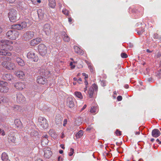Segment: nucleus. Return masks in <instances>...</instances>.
I'll return each mask as SVG.
<instances>
[{
    "label": "nucleus",
    "instance_id": "1",
    "mask_svg": "<svg viewBox=\"0 0 161 161\" xmlns=\"http://www.w3.org/2000/svg\"><path fill=\"white\" fill-rule=\"evenodd\" d=\"M8 16L11 22H14L18 20L17 11L14 9H10L9 10Z\"/></svg>",
    "mask_w": 161,
    "mask_h": 161
},
{
    "label": "nucleus",
    "instance_id": "2",
    "mask_svg": "<svg viewBox=\"0 0 161 161\" xmlns=\"http://www.w3.org/2000/svg\"><path fill=\"white\" fill-rule=\"evenodd\" d=\"M2 43V46L3 48H4L5 50L12 51L13 49V47L11 45L13 43V42L8 40H2L1 41Z\"/></svg>",
    "mask_w": 161,
    "mask_h": 161
},
{
    "label": "nucleus",
    "instance_id": "3",
    "mask_svg": "<svg viewBox=\"0 0 161 161\" xmlns=\"http://www.w3.org/2000/svg\"><path fill=\"white\" fill-rule=\"evenodd\" d=\"M19 35V33L14 30H10L7 31L6 33V37L12 40H15L17 38Z\"/></svg>",
    "mask_w": 161,
    "mask_h": 161
},
{
    "label": "nucleus",
    "instance_id": "4",
    "mask_svg": "<svg viewBox=\"0 0 161 161\" xmlns=\"http://www.w3.org/2000/svg\"><path fill=\"white\" fill-rule=\"evenodd\" d=\"M1 65L3 68L8 70H13L16 68L15 64L10 61H3Z\"/></svg>",
    "mask_w": 161,
    "mask_h": 161
},
{
    "label": "nucleus",
    "instance_id": "5",
    "mask_svg": "<svg viewBox=\"0 0 161 161\" xmlns=\"http://www.w3.org/2000/svg\"><path fill=\"white\" fill-rule=\"evenodd\" d=\"M39 125L43 129H46L48 127V124L46 118L40 117L38 119Z\"/></svg>",
    "mask_w": 161,
    "mask_h": 161
},
{
    "label": "nucleus",
    "instance_id": "6",
    "mask_svg": "<svg viewBox=\"0 0 161 161\" xmlns=\"http://www.w3.org/2000/svg\"><path fill=\"white\" fill-rule=\"evenodd\" d=\"M26 26V22L24 21L19 24L12 25L11 26V28L14 29L21 30L25 28Z\"/></svg>",
    "mask_w": 161,
    "mask_h": 161
},
{
    "label": "nucleus",
    "instance_id": "7",
    "mask_svg": "<svg viewBox=\"0 0 161 161\" xmlns=\"http://www.w3.org/2000/svg\"><path fill=\"white\" fill-rule=\"evenodd\" d=\"M98 88L97 86L95 83L93 84L92 86L90 87L88 91V94L90 98L92 97L94 91H97Z\"/></svg>",
    "mask_w": 161,
    "mask_h": 161
},
{
    "label": "nucleus",
    "instance_id": "8",
    "mask_svg": "<svg viewBox=\"0 0 161 161\" xmlns=\"http://www.w3.org/2000/svg\"><path fill=\"white\" fill-rule=\"evenodd\" d=\"M27 57L34 62H37L38 60V56L32 51L29 52L27 54Z\"/></svg>",
    "mask_w": 161,
    "mask_h": 161
},
{
    "label": "nucleus",
    "instance_id": "9",
    "mask_svg": "<svg viewBox=\"0 0 161 161\" xmlns=\"http://www.w3.org/2000/svg\"><path fill=\"white\" fill-rule=\"evenodd\" d=\"M38 50L42 55H45L47 53V48L45 45L43 44H41L38 46Z\"/></svg>",
    "mask_w": 161,
    "mask_h": 161
},
{
    "label": "nucleus",
    "instance_id": "10",
    "mask_svg": "<svg viewBox=\"0 0 161 161\" xmlns=\"http://www.w3.org/2000/svg\"><path fill=\"white\" fill-rule=\"evenodd\" d=\"M43 31L46 35H50L52 31V28L50 25L48 24L44 25L43 28Z\"/></svg>",
    "mask_w": 161,
    "mask_h": 161
},
{
    "label": "nucleus",
    "instance_id": "11",
    "mask_svg": "<svg viewBox=\"0 0 161 161\" xmlns=\"http://www.w3.org/2000/svg\"><path fill=\"white\" fill-rule=\"evenodd\" d=\"M34 35V33L32 31H28L24 33L23 37L26 40H28L32 38Z\"/></svg>",
    "mask_w": 161,
    "mask_h": 161
},
{
    "label": "nucleus",
    "instance_id": "12",
    "mask_svg": "<svg viewBox=\"0 0 161 161\" xmlns=\"http://www.w3.org/2000/svg\"><path fill=\"white\" fill-rule=\"evenodd\" d=\"M8 141L9 143H15L16 142V139L14 133H11L8 135Z\"/></svg>",
    "mask_w": 161,
    "mask_h": 161
},
{
    "label": "nucleus",
    "instance_id": "13",
    "mask_svg": "<svg viewBox=\"0 0 161 161\" xmlns=\"http://www.w3.org/2000/svg\"><path fill=\"white\" fill-rule=\"evenodd\" d=\"M66 105L70 108H72L74 106V102L73 98L71 97H69L66 100Z\"/></svg>",
    "mask_w": 161,
    "mask_h": 161
},
{
    "label": "nucleus",
    "instance_id": "14",
    "mask_svg": "<svg viewBox=\"0 0 161 161\" xmlns=\"http://www.w3.org/2000/svg\"><path fill=\"white\" fill-rule=\"evenodd\" d=\"M14 86L18 90H22L25 88V83L21 82H17L15 84Z\"/></svg>",
    "mask_w": 161,
    "mask_h": 161
},
{
    "label": "nucleus",
    "instance_id": "15",
    "mask_svg": "<svg viewBox=\"0 0 161 161\" xmlns=\"http://www.w3.org/2000/svg\"><path fill=\"white\" fill-rule=\"evenodd\" d=\"M52 152L50 148L47 147L45 149L44 157L46 158H49L52 155Z\"/></svg>",
    "mask_w": 161,
    "mask_h": 161
},
{
    "label": "nucleus",
    "instance_id": "16",
    "mask_svg": "<svg viewBox=\"0 0 161 161\" xmlns=\"http://www.w3.org/2000/svg\"><path fill=\"white\" fill-rule=\"evenodd\" d=\"M47 138L48 135L47 134H45L42 137L41 143L42 145L45 146L47 145L48 142Z\"/></svg>",
    "mask_w": 161,
    "mask_h": 161
},
{
    "label": "nucleus",
    "instance_id": "17",
    "mask_svg": "<svg viewBox=\"0 0 161 161\" xmlns=\"http://www.w3.org/2000/svg\"><path fill=\"white\" fill-rule=\"evenodd\" d=\"M7 83L4 82V84L0 86V92L4 93L7 92L8 90V88L7 86Z\"/></svg>",
    "mask_w": 161,
    "mask_h": 161
},
{
    "label": "nucleus",
    "instance_id": "18",
    "mask_svg": "<svg viewBox=\"0 0 161 161\" xmlns=\"http://www.w3.org/2000/svg\"><path fill=\"white\" fill-rule=\"evenodd\" d=\"M41 41V38L37 37L31 40L30 43L31 45L34 46L39 44Z\"/></svg>",
    "mask_w": 161,
    "mask_h": 161
},
{
    "label": "nucleus",
    "instance_id": "19",
    "mask_svg": "<svg viewBox=\"0 0 161 161\" xmlns=\"http://www.w3.org/2000/svg\"><path fill=\"white\" fill-rule=\"evenodd\" d=\"M14 123L16 128L18 129H21L23 128L22 124L19 119H15L14 120Z\"/></svg>",
    "mask_w": 161,
    "mask_h": 161
},
{
    "label": "nucleus",
    "instance_id": "20",
    "mask_svg": "<svg viewBox=\"0 0 161 161\" xmlns=\"http://www.w3.org/2000/svg\"><path fill=\"white\" fill-rule=\"evenodd\" d=\"M47 81V79L45 77L41 76H38L37 79V83L43 85L45 84Z\"/></svg>",
    "mask_w": 161,
    "mask_h": 161
},
{
    "label": "nucleus",
    "instance_id": "21",
    "mask_svg": "<svg viewBox=\"0 0 161 161\" xmlns=\"http://www.w3.org/2000/svg\"><path fill=\"white\" fill-rule=\"evenodd\" d=\"M161 134L160 131L158 129H155L152 130V135L153 137L157 138Z\"/></svg>",
    "mask_w": 161,
    "mask_h": 161
},
{
    "label": "nucleus",
    "instance_id": "22",
    "mask_svg": "<svg viewBox=\"0 0 161 161\" xmlns=\"http://www.w3.org/2000/svg\"><path fill=\"white\" fill-rule=\"evenodd\" d=\"M16 75L20 79H24L25 77V74L22 71H17L15 72Z\"/></svg>",
    "mask_w": 161,
    "mask_h": 161
},
{
    "label": "nucleus",
    "instance_id": "23",
    "mask_svg": "<svg viewBox=\"0 0 161 161\" xmlns=\"http://www.w3.org/2000/svg\"><path fill=\"white\" fill-rule=\"evenodd\" d=\"M61 33L63 40L65 42H69L70 41L69 37L64 31H62Z\"/></svg>",
    "mask_w": 161,
    "mask_h": 161
},
{
    "label": "nucleus",
    "instance_id": "24",
    "mask_svg": "<svg viewBox=\"0 0 161 161\" xmlns=\"http://www.w3.org/2000/svg\"><path fill=\"white\" fill-rule=\"evenodd\" d=\"M74 49L75 53L78 54L82 55L84 53L83 51L80 49L79 47H77V46H74Z\"/></svg>",
    "mask_w": 161,
    "mask_h": 161
},
{
    "label": "nucleus",
    "instance_id": "25",
    "mask_svg": "<svg viewBox=\"0 0 161 161\" xmlns=\"http://www.w3.org/2000/svg\"><path fill=\"white\" fill-rule=\"evenodd\" d=\"M48 4L49 6L52 8H54L56 6V3L55 0H48Z\"/></svg>",
    "mask_w": 161,
    "mask_h": 161
},
{
    "label": "nucleus",
    "instance_id": "26",
    "mask_svg": "<svg viewBox=\"0 0 161 161\" xmlns=\"http://www.w3.org/2000/svg\"><path fill=\"white\" fill-rule=\"evenodd\" d=\"M16 61L19 65L23 66L25 65L24 61L20 58L17 57L16 58Z\"/></svg>",
    "mask_w": 161,
    "mask_h": 161
},
{
    "label": "nucleus",
    "instance_id": "27",
    "mask_svg": "<svg viewBox=\"0 0 161 161\" xmlns=\"http://www.w3.org/2000/svg\"><path fill=\"white\" fill-rule=\"evenodd\" d=\"M25 99V97L21 93H19L17 94V100L19 102L24 100Z\"/></svg>",
    "mask_w": 161,
    "mask_h": 161
},
{
    "label": "nucleus",
    "instance_id": "28",
    "mask_svg": "<svg viewBox=\"0 0 161 161\" xmlns=\"http://www.w3.org/2000/svg\"><path fill=\"white\" fill-rule=\"evenodd\" d=\"M26 7V5L25 3L23 2H19L17 6L18 8L20 10L23 9L25 8Z\"/></svg>",
    "mask_w": 161,
    "mask_h": 161
},
{
    "label": "nucleus",
    "instance_id": "29",
    "mask_svg": "<svg viewBox=\"0 0 161 161\" xmlns=\"http://www.w3.org/2000/svg\"><path fill=\"white\" fill-rule=\"evenodd\" d=\"M1 158L3 161H7L9 159L8 155L5 153H2Z\"/></svg>",
    "mask_w": 161,
    "mask_h": 161
},
{
    "label": "nucleus",
    "instance_id": "30",
    "mask_svg": "<svg viewBox=\"0 0 161 161\" xmlns=\"http://www.w3.org/2000/svg\"><path fill=\"white\" fill-rule=\"evenodd\" d=\"M98 108L97 107H92L90 110V112L91 113H95L98 111Z\"/></svg>",
    "mask_w": 161,
    "mask_h": 161
},
{
    "label": "nucleus",
    "instance_id": "31",
    "mask_svg": "<svg viewBox=\"0 0 161 161\" xmlns=\"http://www.w3.org/2000/svg\"><path fill=\"white\" fill-rule=\"evenodd\" d=\"M3 77L4 80H11L12 76L10 74H5L3 75Z\"/></svg>",
    "mask_w": 161,
    "mask_h": 161
},
{
    "label": "nucleus",
    "instance_id": "32",
    "mask_svg": "<svg viewBox=\"0 0 161 161\" xmlns=\"http://www.w3.org/2000/svg\"><path fill=\"white\" fill-rule=\"evenodd\" d=\"M75 95L76 97L81 99H82L83 98V96L80 92H75Z\"/></svg>",
    "mask_w": 161,
    "mask_h": 161
},
{
    "label": "nucleus",
    "instance_id": "33",
    "mask_svg": "<svg viewBox=\"0 0 161 161\" xmlns=\"http://www.w3.org/2000/svg\"><path fill=\"white\" fill-rule=\"evenodd\" d=\"M55 121L56 124L57 125H60L62 124L61 119L59 117L56 116L55 118Z\"/></svg>",
    "mask_w": 161,
    "mask_h": 161
},
{
    "label": "nucleus",
    "instance_id": "34",
    "mask_svg": "<svg viewBox=\"0 0 161 161\" xmlns=\"http://www.w3.org/2000/svg\"><path fill=\"white\" fill-rule=\"evenodd\" d=\"M83 133L82 130H80L76 135V136L77 138H80L83 135Z\"/></svg>",
    "mask_w": 161,
    "mask_h": 161
},
{
    "label": "nucleus",
    "instance_id": "35",
    "mask_svg": "<svg viewBox=\"0 0 161 161\" xmlns=\"http://www.w3.org/2000/svg\"><path fill=\"white\" fill-rule=\"evenodd\" d=\"M3 49H0V55H6V50H5L4 48Z\"/></svg>",
    "mask_w": 161,
    "mask_h": 161
},
{
    "label": "nucleus",
    "instance_id": "36",
    "mask_svg": "<svg viewBox=\"0 0 161 161\" xmlns=\"http://www.w3.org/2000/svg\"><path fill=\"white\" fill-rule=\"evenodd\" d=\"M15 51L16 52L19 54L22 53V49L20 47H16L15 50Z\"/></svg>",
    "mask_w": 161,
    "mask_h": 161
},
{
    "label": "nucleus",
    "instance_id": "37",
    "mask_svg": "<svg viewBox=\"0 0 161 161\" xmlns=\"http://www.w3.org/2000/svg\"><path fill=\"white\" fill-rule=\"evenodd\" d=\"M62 12L64 14L67 16H69V11L66 9H63Z\"/></svg>",
    "mask_w": 161,
    "mask_h": 161
},
{
    "label": "nucleus",
    "instance_id": "38",
    "mask_svg": "<svg viewBox=\"0 0 161 161\" xmlns=\"http://www.w3.org/2000/svg\"><path fill=\"white\" fill-rule=\"evenodd\" d=\"M14 109L15 111H19L21 109V107L19 106L15 105L14 107Z\"/></svg>",
    "mask_w": 161,
    "mask_h": 161
},
{
    "label": "nucleus",
    "instance_id": "39",
    "mask_svg": "<svg viewBox=\"0 0 161 161\" xmlns=\"http://www.w3.org/2000/svg\"><path fill=\"white\" fill-rule=\"evenodd\" d=\"M33 4H36L40 3L41 2V0H31Z\"/></svg>",
    "mask_w": 161,
    "mask_h": 161
},
{
    "label": "nucleus",
    "instance_id": "40",
    "mask_svg": "<svg viewBox=\"0 0 161 161\" xmlns=\"http://www.w3.org/2000/svg\"><path fill=\"white\" fill-rule=\"evenodd\" d=\"M121 56L123 58H126L128 57V55L126 53H124L121 54Z\"/></svg>",
    "mask_w": 161,
    "mask_h": 161
},
{
    "label": "nucleus",
    "instance_id": "41",
    "mask_svg": "<svg viewBox=\"0 0 161 161\" xmlns=\"http://www.w3.org/2000/svg\"><path fill=\"white\" fill-rule=\"evenodd\" d=\"M88 67L89 69L90 70V71L91 72H93L94 71V69L93 67V65L92 64L91 65H90L88 66Z\"/></svg>",
    "mask_w": 161,
    "mask_h": 161
},
{
    "label": "nucleus",
    "instance_id": "42",
    "mask_svg": "<svg viewBox=\"0 0 161 161\" xmlns=\"http://www.w3.org/2000/svg\"><path fill=\"white\" fill-rule=\"evenodd\" d=\"M70 151V152L69 153V156H71L74 153V150L73 148H71Z\"/></svg>",
    "mask_w": 161,
    "mask_h": 161
},
{
    "label": "nucleus",
    "instance_id": "43",
    "mask_svg": "<svg viewBox=\"0 0 161 161\" xmlns=\"http://www.w3.org/2000/svg\"><path fill=\"white\" fill-rule=\"evenodd\" d=\"M94 129L91 126H89L87 128H86V130L87 131H89L91 130H93Z\"/></svg>",
    "mask_w": 161,
    "mask_h": 161
},
{
    "label": "nucleus",
    "instance_id": "44",
    "mask_svg": "<svg viewBox=\"0 0 161 161\" xmlns=\"http://www.w3.org/2000/svg\"><path fill=\"white\" fill-rule=\"evenodd\" d=\"M115 134L118 136H120L121 135V131L118 130H117L115 132Z\"/></svg>",
    "mask_w": 161,
    "mask_h": 161
},
{
    "label": "nucleus",
    "instance_id": "45",
    "mask_svg": "<svg viewBox=\"0 0 161 161\" xmlns=\"http://www.w3.org/2000/svg\"><path fill=\"white\" fill-rule=\"evenodd\" d=\"M6 1H7L9 3H13L14 2H15L16 0H5Z\"/></svg>",
    "mask_w": 161,
    "mask_h": 161
},
{
    "label": "nucleus",
    "instance_id": "46",
    "mask_svg": "<svg viewBox=\"0 0 161 161\" xmlns=\"http://www.w3.org/2000/svg\"><path fill=\"white\" fill-rule=\"evenodd\" d=\"M1 134L2 136H4L5 135V132L4 130L1 129H0V134Z\"/></svg>",
    "mask_w": 161,
    "mask_h": 161
},
{
    "label": "nucleus",
    "instance_id": "47",
    "mask_svg": "<svg viewBox=\"0 0 161 161\" xmlns=\"http://www.w3.org/2000/svg\"><path fill=\"white\" fill-rule=\"evenodd\" d=\"M101 85L103 86H106L105 81L103 80H102L101 82Z\"/></svg>",
    "mask_w": 161,
    "mask_h": 161
},
{
    "label": "nucleus",
    "instance_id": "48",
    "mask_svg": "<svg viewBox=\"0 0 161 161\" xmlns=\"http://www.w3.org/2000/svg\"><path fill=\"white\" fill-rule=\"evenodd\" d=\"M161 57V54L160 53H158L156 55H155V57L156 58H158Z\"/></svg>",
    "mask_w": 161,
    "mask_h": 161
},
{
    "label": "nucleus",
    "instance_id": "49",
    "mask_svg": "<svg viewBox=\"0 0 161 161\" xmlns=\"http://www.w3.org/2000/svg\"><path fill=\"white\" fill-rule=\"evenodd\" d=\"M69 65L70 66H71V69H74L75 67V65H73V62H71L70 63V64H69Z\"/></svg>",
    "mask_w": 161,
    "mask_h": 161
},
{
    "label": "nucleus",
    "instance_id": "50",
    "mask_svg": "<svg viewBox=\"0 0 161 161\" xmlns=\"http://www.w3.org/2000/svg\"><path fill=\"white\" fill-rule=\"evenodd\" d=\"M82 75L83 76H85V79H87L88 77V75L87 74H86V73H83L82 74Z\"/></svg>",
    "mask_w": 161,
    "mask_h": 161
},
{
    "label": "nucleus",
    "instance_id": "51",
    "mask_svg": "<svg viewBox=\"0 0 161 161\" xmlns=\"http://www.w3.org/2000/svg\"><path fill=\"white\" fill-rule=\"evenodd\" d=\"M117 99L118 101H121L122 99V97L121 96H119L117 97Z\"/></svg>",
    "mask_w": 161,
    "mask_h": 161
},
{
    "label": "nucleus",
    "instance_id": "52",
    "mask_svg": "<svg viewBox=\"0 0 161 161\" xmlns=\"http://www.w3.org/2000/svg\"><path fill=\"white\" fill-rule=\"evenodd\" d=\"M85 61L86 63V64L88 65V66L89 65L90 66V65H91L92 64L91 62L90 61H88L86 60H85Z\"/></svg>",
    "mask_w": 161,
    "mask_h": 161
},
{
    "label": "nucleus",
    "instance_id": "53",
    "mask_svg": "<svg viewBox=\"0 0 161 161\" xmlns=\"http://www.w3.org/2000/svg\"><path fill=\"white\" fill-rule=\"evenodd\" d=\"M63 125L64 126H65L67 124V120L66 119H64V122H63Z\"/></svg>",
    "mask_w": 161,
    "mask_h": 161
},
{
    "label": "nucleus",
    "instance_id": "54",
    "mask_svg": "<svg viewBox=\"0 0 161 161\" xmlns=\"http://www.w3.org/2000/svg\"><path fill=\"white\" fill-rule=\"evenodd\" d=\"M6 53H7L6 55H7V56H11L12 55V54L11 53H10V52H7V51H6Z\"/></svg>",
    "mask_w": 161,
    "mask_h": 161
},
{
    "label": "nucleus",
    "instance_id": "55",
    "mask_svg": "<svg viewBox=\"0 0 161 161\" xmlns=\"http://www.w3.org/2000/svg\"><path fill=\"white\" fill-rule=\"evenodd\" d=\"M63 158H61L60 156H59L58 158V161H63Z\"/></svg>",
    "mask_w": 161,
    "mask_h": 161
},
{
    "label": "nucleus",
    "instance_id": "56",
    "mask_svg": "<svg viewBox=\"0 0 161 161\" xmlns=\"http://www.w3.org/2000/svg\"><path fill=\"white\" fill-rule=\"evenodd\" d=\"M86 107V104H85L84 105L83 107H82V108H81V110L82 111L84 110Z\"/></svg>",
    "mask_w": 161,
    "mask_h": 161
},
{
    "label": "nucleus",
    "instance_id": "57",
    "mask_svg": "<svg viewBox=\"0 0 161 161\" xmlns=\"http://www.w3.org/2000/svg\"><path fill=\"white\" fill-rule=\"evenodd\" d=\"M84 82H85V84L86 85V86H87V85L88 84V82L87 81L86 79H85V81Z\"/></svg>",
    "mask_w": 161,
    "mask_h": 161
},
{
    "label": "nucleus",
    "instance_id": "58",
    "mask_svg": "<svg viewBox=\"0 0 161 161\" xmlns=\"http://www.w3.org/2000/svg\"><path fill=\"white\" fill-rule=\"evenodd\" d=\"M61 147L63 149H64L65 148V147L64 146V145L63 144H61L60 145Z\"/></svg>",
    "mask_w": 161,
    "mask_h": 161
},
{
    "label": "nucleus",
    "instance_id": "59",
    "mask_svg": "<svg viewBox=\"0 0 161 161\" xmlns=\"http://www.w3.org/2000/svg\"><path fill=\"white\" fill-rule=\"evenodd\" d=\"M82 81V79L81 78H79L77 80V82L79 83H80V82H81Z\"/></svg>",
    "mask_w": 161,
    "mask_h": 161
},
{
    "label": "nucleus",
    "instance_id": "60",
    "mask_svg": "<svg viewBox=\"0 0 161 161\" xmlns=\"http://www.w3.org/2000/svg\"><path fill=\"white\" fill-rule=\"evenodd\" d=\"M4 82L3 81H1L0 80V86H1L2 85L4 84Z\"/></svg>",
    "mask_w": 161,
    "mask_h": 161
},
{
    "label": "nucleus",
    "instance_id": "61",
    "mask_svg": "<svg viewBox=\"0 0 161 161\" xmlns=\"http://www.w3.org/2000/svg\"><path fill=\"white\" fill-rule=\"evenodd\" d=\"M87 88V86H86L84 89V91L85 92L86 91Z\"/></svg>",
    "mask_w": 161,
    "mask_h": 161
},
{
    "label": "nucleus",
    "instance_id": "62",
    "mask_svg": "<svg viewBox=\"0 0 161 161\" xmlns=\"http://www.w3.org/2000/svg\"><path fill=\"white\" fill-rule=\"evenodd\" d=\"M64 137V134L62 132V136H61V138H63Z\"/></svg>",
    "mask_w": 161,
    "mask_h": 161
},
{
    "label": "nucleus",
    "instance_id": "63",
    "mask_svg": "<svg viewBox=\"0 0 161 161\" xmlns=\"http://www.w3.org/2000/svg\"><path fill=\"white\" fill-rule=\"evenodd\" d=\"M68 20H69V22H70L72 21V19L71 18H69Z\"/></svg>",
    "mask_w": 161,
    "mask_h": 161
},
{
    "label": "nucleus",
    "instance_id": "64",
    "mask_svg": "<svg viewBox=\"0 0 161 161\" xmlns=\"http://www.w3.org/2000/svg\"><path fill=\"white\" fill-rule=\"evenodd\" d=\"M36 161H43V160L41 159H37Z\"/></svg>",
    "mask_w": 161,
    "mask_h": 161
}]
</instances>
